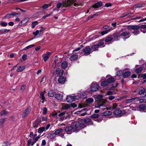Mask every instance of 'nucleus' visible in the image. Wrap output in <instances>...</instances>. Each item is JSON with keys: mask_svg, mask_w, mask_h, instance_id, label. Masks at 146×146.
<instances>
[{"mask_svg": "<svg viewBox=\"0 0 146 146\" xmlns=\"http://www.w3.org/2000/svg\"><path fill=\"white\" fill-rule=\"evenodd\" d=\"M99 46L97 44L94 45L92 46V49L94 50L95 51L97 50Z\"/></svg>", "mask_w": 146, "mask_h": 146, "instance_id": "nucleus-46", "label": "nucleus"}, {"mask_svg": "<svg viewBox=\"0 0 146 146\" xmlns=\"http://www.w3.org/2000/svg\"><path fill=\"white\" fill-rule=\"evenodd\" d=\"M76 2V0H64L62 3H58L56 4V8L53 9V11H59V9L62 6L63 7H67L71 5Z\"/></svg>", "mask_w": 146, "mask_h": 146, "instance_id": "nucleus-1", "label": "nucleus"}, {"mask_svg": "<svg viewBox=\"0 0 146 146\" xmlns=\"http://www.w3.org/2000/svg\"><path fill=\"white\" fill-rule=\"evenodd\" d=\"M66 113V111H64L62 112H61L58 115L59 117H62Z\"/></svg>", "mask_w": 146, "mask_h": 146, "instance_id": "nucleus-59", "label": "nucleus"}, {"mask_svg": "<svg viewBox=\"0 0 146 146\" xmlns=\"http://www.w3.org/2000/svg\"><path fill=\"white\" fill-rule=\"evenodd\" d=\"M45 91H44L43 92H42L40 94V98L42 100V103H43L44 101H46L45 98L44 96V95L45 94Z\"/></svg>", "mask_w": 146, "mask_h": 146, "instance_id": "nucleus-18", "label": "nucleus"}, {"mask_svg": "<svg viewBox=\"0 0 146 146\" xmlns=\"http://www.w3.org/2000/svg\"><path fill=\"white\" fill-rule=\"evenodd\" d=\"M11 14L12 16H14L16 17L19 16L21 15V14L20 13L12 12Z\"/></svg>", "mask_w": 146, "mask_h": 146, "instance_id": "nucleus-47", "label": "nucleus"}, {"mask_svg": "<svg viewBox=\"0 0 146 146\" xmlns=\"http://www.w3.org/2000/svg\"><path fill=\"white\" fill-rule=\"evenodd\" d=\"M137 99L136 97L131 98L130 99H127L126 100V102L127 103H133L134 104H136L137 102Z\"/></svg>", "mask_w": 146, "mask_h": 146, "instance_id": "nucleus-9", "label": "nucleus"}, {"mask_svg": "<svg viewBox=\"0 0 146 146\" xmlns=\"http://www.w3.org/2000/svg\"><path fill=\"white\" fill-rule=\"evenodd\" d=\"M48 5L47 4H45L41 7L40 8H42V9L44 10L48 8Z\"/></svg>", "mask_w": 146, "mask_h": 146, "instance_id": "nucleus-51", "label": "nucleus"}, {"mask_svg": "<svg viewBox=\"0 0 146 146\" xmlns=\"http://www.w3.org/2000/svg\"><path fill=\"white\" fill-rule=\"evenodd\" d=\"M51 54V53L50 52H46V53L43 54L42 56L43 57L44 60L45 61H46L48 60Z\"/></svg>", "mask_w": 146, "mask_h": 146, "instance_id": "nucleus-12", "label": "nucleus"}, {"mask_svg": "<svg viewBox=\"0 0 146 146\" xmlns=\"http://www.w3.org/2000/svg\"><path fill=\"white\" fill-rule=\"evenodd\" d=\"M48 96L49 97H53L54 95V91L52 89H50L48 92Z\"/></svg>", "mask_w": 146, "mask_h": 146, "instance_id": "nucleus-23", "label": "nucleus"}, {"mask_svg": "<svg viewBox=\"0 0 146 146\" xmlns=\"http://www.w3.org/2000/svg\"><path fill=\"white\" fill-rule=\"evenodd\" d=\"M124 72V71L122 70H120L118 71L116 73V76H115V77L116 78L117 76H121Z\"/></svg>", "mask_w": 146, "mask_h": 146, "instance_id": "nucleus-39", "label": "nucleus"}, {"mask_svg": "<svg viewBox=\"0 0 146 146\" xmlns=\"http://www.w3.org/2000/svg\"><path fill=\"white\" fill-rule=\"evenodd\" d=\"M139 108L141 110H143L144 112H146V108L145 105L142 104L139 105Z\"/></svg>", "mask_w": 146, "mask_h": 146, "instance_id": "nucleus-31", "label": "nucleus"}, {"mask_svg": "<svg viewBox=\"0 0 146 146\" xmlns=\"http://www.w3.org/2000/svg\"><path fill=\"white\" fill-rule=\"evenodd\" d=\"M103 28L104 29H106V30L109 29H112V28H110L108 25H105L103 26Z\"/></svg>", "mask_w": 146, "mask_h": 146, "instance_id": "nucleus-58", "label": "nucleus"}, {"mask_svg": "<svg viewBox=\"0 0 146 146\" xmlns=\"http://www.w3.org/2000/svg\"><path fill=\"white\" fill-rule=\"evenodd\" d=\"M42 110H43L42 113L43 114H46L47 112V110L46 108H45V107L43 108L42 109Z\"/></svg>", "mask_w": 146, "mask_h": 146, "instance_id": "nucleus-55", "label": "nucleus"}, {"mask_svg": "<svg viewBox=\"0 0 146 146\" xmlns=\"http://www.w3.org/2000/svg\"><path fill=\"white\" fill-rule=\"evenodd\" d=\"M99 116V115L98 114H95L92 115L91 116V117L92 118H96Z\"/></svg>", "mask_w": 146, "mask_h": 146, "instance_id": "nucleus-54", "label": "nucleus"}, {"mask_svg": "<svg viewBox=\"0 0 146 146\" xmlns=\"http://www.w3.org/2000/svg\"><path fill=\"white\" fill-rule=\"evenodd\" d=\"M71 126L72 127L74 131H76V129L79 127V123L78 122H74L72 124Z\"/></svg>", "mask_w": 146, "mask_h": 146, "instance_id": "nucleus-10", "label": "nucleus"}, {"mask_svg": "<svg viewBox=\"0 0 146 146\" xmlns=\"http://www.w3.org/2000/svg\"><path fill=\"white\" fill-rule=\"evenodd\" d=\"M10 31V29H2L0 30V32H1L2 34H4L8 33Z\"/></svg>", "mask_w": 146, "mask_h": 146, "instance_id": "nucleus-37", "label": "nucleus"}, {"mask_svg": "<svg viewBox=\"0 0 146 146\" xmlns=\"http://www.w3.org/2000/svg\"><path fill=\"white\" fill-rule=\"evenodd\" d=\"M64 73V71L62 70H60L59 72L58 73V76H62Z\"/></svg>", "mask_w": 146, "mask_h": 146, "instance_id": "nucleus-56", "label": "nucleus"}, {"mask_svg": "<svg viewBox=\"0 0 146 146\" xmlns=\"http://www.w3.org/2000/svg\"><path fill=\"white\" fill-rule=\"evenodd\" d=\"M122 30H121V32L120 33V36L121 37H125V38H123L124 40L126 38H129L130 36V35L129 32L128 31H126L125 32H123L121 33V32L122 31Z\"/></svg>", "mask_w": 146, "mask_h": 146, "instance_id": "nucleus-7", "label": "nucleus"}, {"mask_svg": "<svg viewBox=\"0 0 146 146\" xmlns=\"http://www.w3.org/2000/svg\"><path fill=\"white\" fill-rule=\"evenodd\" d=\"M144 88H141L139 89V94L141 95L142 96H144Z\"/></svg>", "mask_w": 146, "mask_h": 146, "instance_id": "nucleus-28", "label": "nucleus"}, {"mask_svg": "<svg viewBox=\"0 0 146 146\" xmlns=\"http://www.w3.org/2000/svg\"><path fill=\"white\" fill-rule=\"evenodd\" d=\"M86 111V110L85 109H83L81 110V111H77L75 113V114H78L79 115H80V113H81V112H82L84 111Z\"/></svg>", "mask_w": 146, "mask_h": 146, "instance_id": "nucleus-48", "label": "nucleus"}, {"mask_svg": "<svg viewBox=\"0 0 146 146\" xmlns=\"http://www.w3.org/2000/svg\"><path fill=\"white\" fill-rule=\"evenodd\" d=\"M120 37L119 35L117 33H114L113 36H108L106 38L105 40V42L108 44H110L111 43V42L114 40H117L116 39V38H118Z\"/></svg>", "mask_w": 146, "mask_h": 146, "instance_id": "nucleus-5", "label": "nucleus"}, {"mask_svg": "<svg viewBox=\"0 0 146 146\" xmlns=\"http://www.w3.org/2000/svg\"><path fill=\"white\" fill-rule=\"evenodd\" d=\"M108 82L107 81H104L101 82V86H106L108 84Z\"/></svg>", "mask_w": 146, "mask_h": 146, "instance_id": "nucleus-33", "label": "nucleus"}, {"mask_svg": "<svg viewBox=\"0 0 146 146\" xmlns=\"http://www.w3.org/2000/svg\"><path fill=\"white\" fill-rule=\"evenodd\" d=\"M86 95H83L82 93H78L74 96H68L66 100L68 102L71 103L75 101V100H78L80 98H86Z\"/></svg>", "mask_w": 146, "mask_h": 146, "instance_id": "nucleus-3", "label": "nucleus"}, {"mask_svg": "<svg viewBox=\"0 0 146 146\" xmlns=\"http://www.w3.org/2000/svg\"><path fill=\"white\" fill-rule=\"evenodd\" d=\"M63 129L61 128H60L56 130L54 134L55 135H58L60 133L63 131Z\"/></svg>", "mask_w": 146, "mask_h": 146, "instance_id": "nucleus-26", "label": "nucleus"}, {"mask_svg": "<svg viewBox=\"0 0 146 146\" xmlns=\"http://www.w3.org/2000/svg\"><path fill=\"white\" fill-rule=\"evenodd\" d=\"M54 134H50L49 136V138L50 139H52L55 137Z\"/></svg>", "mask_w": 146, "mask_h": 146, "instance_id": "nucleus-63", "label": "nucleus"}, {"mask_svg": "<svg viewBox=\"0 0 146 146\" xmlns=\"http://www.w3.org/2000/svg\"><path fill=\"white\" fill-rule=\"evenodd\" d=\"M29 20V17H25L23 20H22L21 22L23 24H25L28 22Z\"/></svg>", "mask_w": 146, "mask_h": 146, "instance_id": "nucleus-29", "label": "nucleus"}, {"mask_svg": "<svg viewBox=\"0 0 146 146\" xmlns=\"http://www.w3.org/2000/svg\"><path fill=\"white\" fill-rule=\"evenodd\" d=\"M132 32L133 34H134L135 35H136L139 33L140 31L139 30H134L133 31H132Z\"/></svg>", "mask_w": 146, "mask_h": 146, "instance_id": "nucleus-52", "label": "nucleus"}, {"mask_svg": "<svg viewBox=\"0 0 146 146\" xmlns=\"http://www.w3.org/2000/svg\"><path fill=\"white\" fill-rule=\"evenodd\" d=\"M44 29H45L44 28H42V29L38 30L39 33H40V35H41L43 34V31L44 30Z\"/></svg>", "mask_w": 146, "mask_h": 146, "instance_id": "nucleus-57", "label": "nucleus"}, {"mask_svg": "<svg viewBox=\"0 0 146 146\" xmlns=\"http://www.w3.org/2000/svg\"><path fill=\"white\" fill-rule=\"evenodd\" d=\"M112 114V112L110 111H105L102 113L104 116H108Z\"/></svg>", "mask_w": 146, "mask_h": 146, "instance_id": "nucleus-25", "label": "nucleus"}, {"mask_svg": "<svg viewBox=\"0 0 146 146\" xmlns=\"http://www.w3.org/2000/svg\"><path fill=\"white\" fill-rule=\"evenodd\" d=\"M78 122L79 123V127L84 128L86 127V124L84 122L82 121V119L80 120Z\"/></svg>", "mask_w": 146, "mask_h": 146, "instance_id": "nucleus-17", "label": "nucleus"}, {"mask_svg": "<svg viewBox=\"0 0 146 146\" xmlns=\"http://www.w3.org/2000/svg\"><path fill=\"white\" fill-rule=\"evenodd\" d=\"M113 114L118 117H121L122 115L121 111L120 110H115L113 111Z\"/></svg>", "mask_w": 146, "mask_h": 146, "instance_id": "nucleus-15", "label": "nucleus"}, {"mask_svg": "<svg viewBox=\"0 0 146 146\" xmlns=\"http://www.w3.org/2000/svg\"><path fill=\"white\" fill-rule=\"evenodd\" d=\"M129 29H131L134 30H138L140 28V26L139 25H132L128 26Z\"/></svg>", "mask_w": 146, "mask_h": 146, "instance_id": "nucleus-19", "label": "nucleus"}, {"mask_svg": "<svg viewBox=\"0 0 146 146\" xmlns=\"http://www.w3.org/2000/svg\"><path fill=\"white\" fill-rule=\"evenodd\" d=\"M131 72L130 71H125L122 75L124 78H126L130 75Z\"/></svg>", "mask_w": 146, "mask_h": 146, "instance_id": "nucleus-21", "label": "nucleus"}, {"mask_svg": "<svg viewBox=\"0 0 146 146\" xmlns=\"http://www.w3.org/2000/svg\"><path fill=\"white\" fill-rule=\"evenodd\" d=\"M0 25L2 27H5L7 25V23L5 21H2L0 23Z\"/></svg>", "mask_w": 146, "mask_h": 146, "instance_id": "nucleus-45", "label": "nucleus"}, {"mask_svg": "<svg viewBox=\"0 0 146 146\" xmlns=\"http://www.w3.org/2000/svg\"><path fill=\"white\" fill-rule=\"evenodd\" d=\"M31 110V106H30L28 107L27 108L24 110L22 114V117L23 118H25L29 113Z\"/></svg>", "mask_w": 146, "mask_h": 146, "instance_id": "nucleus-8", "label": "nucleus"}, {"mask_svg": "<svg viewBox=\"0 0 146 146\" xmlns=\"http://www.w3.org/2000/svg\"><path fill=\"white\" fill-rule=\"evenodd\" d=\"M136 98L137 99V104H139V103H141L143 102L145 100L144 99H139L138 98Z\"/></svg>", "mask_w": 146, "mask_h": 146, "instance_id": "nucleus-41", "label": "nucleus"}, {"mask_svg": "<svg viewBox=\"0 0 146 146\" xmlns=\"http://www.w3.org/2000/svg\"><path fill=\"white\" fill-rule=\"evenodd\" d=\"M39 125V123L37 121H35L33 123V127L35 128H37Z\"/></svg>", "mask_w": 146, "mask_h": 146, "instance_id": "nucleus-43", "label": "nucleus"}, {"mask_svg": "<svg viewBox=\"0 0 146 146\" xmlns=\"http://www.w3.org/2000/svg\"><path fill=\"white\" fill-rule=\"evenodd\" d=\"M94 99L92 98H89L86 99V102L87 103H90L93 102Z\"/></svg>", "mask_w": 146, "mask_h": 146, "instance_id": "nucleus-36", "label": "nucleus"}, {"mask_svg": "<svg viewBox=\"0 0 146 146\" xmlns=\"http://www.w3.org/2000/svg\"><path fill=\"white\" fill-rule=\"evenodd\" d=\"M104 40H100L99 41V43L97 44L99 47H103L104 46Z\"/></svg>", "mask_w": 146, "mask_h": 146, "instance_id": "nucleus-30", "label": "nucleus"}, {"mask_svg": "<svg viewBox=\"0 0 146 146\" xmlns=\"http://www.w3.org/2000/svg\"><path fill=\"white\" fill-rule=\"evenodd\" d=\"M35 46V45L34 44L30 45L26 47L23 49V50H26L28 49H29Z\"/></svg>", "mask_w": 146, "mask_h": 146, "instance_id": "nucleus-44", "label": "nucleus"}, {"mask_svg": "<svg viewBox=\"0 0 146 146\" xmlns=\"http://www.w3.org/2000/svg\"><path fill=\"white\" fill-rule=\"evenodd\" d=\"M115 98V97L114 96H109L108 99L110 100H112Z\"/></svg>", "mask_w": 146, "mask_h": 146, "instance_id": "nucleus-61", "label": "nucleus"}, {"mask_svg": "<svg viewBox=\"0 0 146 146\" xmlns=\"http://www.w3.org/2000/svg\"><path fill=\"white\" fill-rule=\"evenodd\" d=\"M129 14H131V15H132L133 13H127V12L121 15L120 17L123 18V17H124Z\"/></svg>", "mask_w": 146, "mask_h": 146, "instance_id": "nucleus-49", "label": "nucleus"}, {"mask_svg": "<svg viewBox=\"0 0 146 146\" xmlns=\"http://www.w3.org/2000/svg\"><path fill=\"white\" fill-rule=\"evenodd\" d=\"M50 124L49 123V124H48V125H47L45 127V129L46 131L50 127Z\"/></svg>", "mask_w": 146, "mask_h": 146, "instance_id": "nucleus-64", "label": "nucleus"}, {"mask_svg": "<svg viewBox=\"0 0 146 146\" xmlns=\"http://www.w3.org/2000/svg\"><path fill=\"white\" fill-rule=\"evenodd\" d=\"M91 49L89 47H86L84 49L83 52L86 55H89L91 52Z\"/></svg>", "mask_w": 146, "mask_h": 146, "instance_id": "nucleus-13", "label": "nucleus"}, {"mask_svg": "<svg viewBox=\"0 0 146 146\" xmlns=\"http://www.w3.org/2000/svg\"><path fill=\"white\" fill-rule=\"evenodd\" d=\"M62 106L64 109L65 110L68 109L71 107L70 105L65 104H63Z\"/></svg>", "mask_w": 146, "mask_h": 146, "instance_id": "nucleus-34", "label": "nucleus"}, {"mask_svg": "<svg viewBox=\"0 0 146 146\" xmlns=\"http://www.w3.org/2000/svg\"><path fill=\"white\" fill-rule=\"evenodd\" d=\"M45 127H42L39 128L38 129V132L39 133H42L44 131H45Z\"/></svg>", "mask_w": 146, "mask_h": 146, "instance_id": "nucleus-32", "label": "nucleus"}, {"mask_svg": "<svg viewBox=\"0 0 146 146\" xmlns=\"http://www.w3.org/2000/svg\"><path fill=\"white\" fill-rule=\"evenodd\" d=\"M66 81L65 78L63 77H60L58 79V82L60 84H63Z\"/></svg>", "mask_w": 146, "mask_h": 146, "instance_id": "nucleus-16", "label": "nucleus"}, {"mask_svg": "<svg viewBox=\"0 0 146 146\" xmlns=\"http://www.w3.org/2000/svg\"><path fill=\"white\" fill-rule=\"evenodd\" d=\"M5 121V119L3 118L0 119V125H2L4 123Z\"/></svg>", "mask_w": 146, "mask_h": 146, "instance_id": "nucleus-60", "label": "nucleus"}, {"mask_svg": "<svg viewBox=\"0 0 146 146\" xmlns=\"http://www.w3.org/2000/svg\"><path fill=\"white\" fill-rule=\"evenodd\" d=\"M87 114V113L85 111H84L80 113V116H83L86 115Z\"/></svg>", "mask_w": 146, "mask_h": 146, "instance_id": "nucleus-62", "label": "nucleus"}, {"mask_svg": "<svg viewBox=\"0 0 146 146\" xmlns=\"http://www.w3.org/2000/svg\"><path fill=\"white\" fill-rule=\"evenodd\" d=\"M38 24V22L37 21H35L33 22L31 25V27L32 28H34Z\"/></svg>", "mask_w": 146, "mask_h": 146, "instance_id": "nucleus-42", "label": "nucleus"}, {"mask_svg": "<svg viewBox=\"0 0 146 146\" xmlns=\"http://www.w3.org/2000/svg\"><path fill=\"white\" fill-rule=\"evenodd\" d=\"M54 97L57 100H61L62 99L63 96L60 94H55Z\"/></svg>", "mask_w": 146, "mask_h": 146, "instance_id": "nucleus-20", "label": "nucleus"}, {"mask_svg": "<svg viewBox=\"0 0 146 146\" xmlns=\"http://www.w3.org/2000/svg\"><path fill=\"white\" fill-rule=\"evenodd\" d=\"M68 65V63L66 61L63 62L61 64V67L63 69H65Z\"/></svg>", "mask_w": 146, "mask_h": 146, "instance_id": "nucleus-22", "label": "nucleus"}, {"mask_svg": "<svg viewBox=\"0 0 146 146\" xmlns=\"http://www.w3.org/2000/svg\"><path fill=\"white\" fill-rule=\"evenodd\" d=\"M36 134H34L33 132L30 133L29 136L31 138L29 139L28 141L27 145H31L33 146L34 144L38 141V139L40 138V137L37 136Z\"/></svg>", "mask_w": 146, "mask_h": 146, "instance_id": "nucleus-4", "label": "nucleus"}, {"mask_svg": "<svg viewBox=\"0 0 146 146\" xmlns=\"http://www.w3.org/2000/svg\"><path fill=\"white\" fill-rule=\"evenodd\" d=\"M78 57V56L77 54H74L71 56L70 59L71 61L74 60L76 59Z\"/></svg>", "mask_w": 146, "mask_h": 146, "instance_id": "nucleus-27", "label": "nucleus"}, {"mask_svg": "<svg viewBox=\"0 0 146 146\" xmlns=\"http://www.w3.org/2000/svg\"><path fill=\"white\" fill-rule=\"evenodd\" d=\"M112 30V29H109L106 31H103L101 32V34L102 35H103L105 34H107L109 32H110Z\"/></svg>", "mask_w": 146, "mask_h": 146, "instance_id": "nucleus-35", "label": "nucleus"}, {"mask_svg": "<svg viewBox=\"0 0 146 146\" xmlns=\"http://www.w3.org/2000/svg\"><path fill=\"white\" fill-rule=\"evenodd\" d=\"M102 96L100 95L97 96L96 100V101H97V104L95 105L96 108H100L101 106L105 107L107 106V101L102 98Z\"/></svg>", "mask_w": 146, "mask_h": 146, "instance_id": "nucleus-2", "label": "nucleus"}, {"mask_svg": "<svg viewBox=\"0 0 146 146\" xmlns=\"http://www.w3.org/2000/svg\"><path fill=\"white\" fill-rule=\"evenodd\" d=\"M25 66H19L17 70V72H21L25 69Z\"/></svg>", "mask_w": 146, "mask_h": 146, "instance_id": "nucleus-24", "label": "nucleus"}, {"mask_svg": "<svg viewBox=\"0 0 146 146\" xmlns=\"http://www.w3.org/2000/svg\"><path fill=\"white\" fill-rule=\"evenodd\" d=\"M142 70V68L139 67L136 69L135 70V72L136 73H138L141 72Z\"/></svg>", "mask_w": 146, "mask_h": 146, "instance_id": "nucleus-50", "label": "nucleus"}, {"mask_svg": "<svg viewBox=\"0 0 146 146\" xmlns=\"http://www.w3.org/2000/svg\"><path fill=\"white\" fill-rule=\"evenodd\" d=\"M99 88V85L97 83L93 82L91 84L90 88L91 90L92 91H97L98 90Z\"/></svg>", "mask_w": 146, "mask_h": 146, "instance_id": "nucleus-6", "label": "nucleus"}, {"mask_svg": "<svg viewBox=\"0 0 146 146\" xmlns=\"http://www.w3.org/2000/svg\"><path fill=\"white\" fill-rule=\"evenodd\" d=\"M7 113V112L5 110H3L0 113L1 115L3 116H5Z\"/></svg>", "mask_w": 146, "mask_h": 146, "instance_id": "nucleus-53", "label": "nucleus"}, {"mask_svg": "<svg viewBox=\"0 0 146 146\" xmlns=\"http://www.w3.org/2000/svg\"><path fill=\"white\" fill-rule=\"evenodd\" d=\"M103 5V3L102 1H99L95 3L92 6V7L96 8L101 7Z\"/></svg>", "mask_w": 146, "mask_h": 146, "instance_id": "nucleus-14", "label": "nucleus"}, {"mask_svg": "<svg viewBox=\"0 0 146 146\" xmlns=\"http://www.w3.org/2000/svg\"><path fill=\"white\" fill-rule=\"evenodd\" d=\"M64 131L67 134H71L72 132H74L71 126L66 127L64 129Z\"/></svg>", "mask_w": 146, "mask_h": 146, "instance_id": "nucleus-11", "label": "nucleus"}, {"mask_svg": "<svg viewBox=\"0 0 146 146\" xmlns=\"http://www.w3.org/2000/svg\"><path fill=\"white\" fill-rule=\"evenodd\" d=\"M82 121L83 122H84L85 124H86L89 122H90L91 120L90 118H86L85 119H82Z\"/></svg>", "mask_w": 146, "mask_h": 146, "instance_id": "nucleus-40", "label": "nucleus"}, {"mask_svg": "<svg viewBox=\"0 0 146 146\" xmlns=\"http://www.w3.org/2000/svg\"><path fill=\"white\" fill-rule=\"evenodd\" d=\"M114 81V78L113 77H111L107 79V81L108 82L109 84V83H111L113 82Z\"/></svg>", "mask_w": 146, "mask_h": 146, "instance_id": "nucleus-38", "label": "nucleus"}]
</instances>
